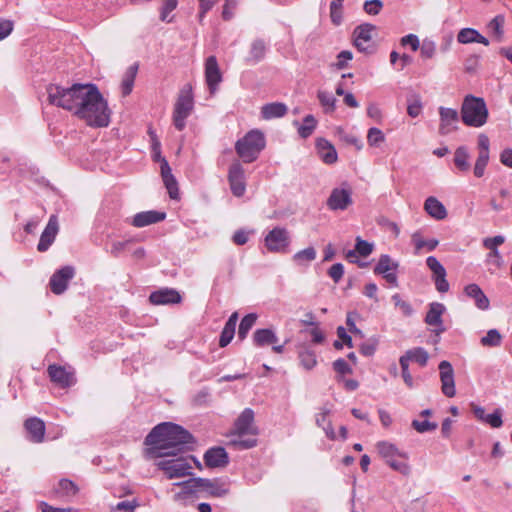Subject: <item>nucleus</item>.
Masks as SVG:
<instances>
[{"mask_svg": "<svg viewBox=\"0 0 512 512\" xmlns=\"http://www.w3.org/2000/svg\"><path fill=\"white\" fill-rule=\"evenodd\" d=\"M194 101L192 86L186 84L180 90L173 110V124L178 131H182L186 126V119L193 111Z\"/></svg>", "mask_w": 512, "mask_h": 512, "instance_id": "0eeeda50", "label": "nucleus"}, {"mask_svg": "<svg viewBox=\"0 0 512 512\" xmlns=\"http://www.w3.org/2000/svg\"><path fill=\"white\" fill-rule=\"evenodd\" d=\"M379 455L385 460L393 470L402 475H409L411 468L405 461L408 458L406 452L400 451L394 444L388 441H380L376 444Z\"/></svg>", "mask_w": 512, "mask_h": 512, "instance_id": "423d86ee", "label": "nucleus"}, {"mask_svg": "<svg viewBox=\"0 0 512 512\" xmlns=\"http://www.w3.org/2000/svg\"><path fill=\"white\" fill-rule=\"evenodd\" d=\"M75 270L72 266H64L57 270L50 278L51 291L56 294H62L68 286L69 281L74 277Z\"/></svg>", "mask_w": 512, "mask_h": 512, "instance_id": "dca6fc26", "label": "nucleus"}, {"mask_svg": "<svg viewBox=\"0 0 512 512\" xmlns=\"http://www.w3.org/2000/svg\"><path fill=\"white\" fill-rule=\"evenodd\" d=\"M502 336L497 329H490L484 337L481 338V344L486 347H496L501 344Z\"/></svg>", "mask_w": 512, "mask_h": 512, "instance_id": "c03bdc74", "label": "nucleus"}, {"mask_svg": "<svg viewBox=\"0 0 512 512\" xmlns=\"http://www.w3.org/2000/svg\"><path fill=\"white\" fill-rule=\"evenodd\" d=\"M157 466L165 472L169 479L190 475L192 469L189 459L185 457L161 460L157 463Z\"/></svg>", "mask_w": 512, "mask_h": 512, "instance_id": "9d476101", "label": "nucleus"}, {"mask_svg": "<svg viewBox=\"0 0 512 512\" xmlns=\"http://www.w3.org/2000/svg\"><path fill=\"white\" fill-rule=\"evenodd\" d=\"M288 111L287 106L281 102H273L261 108V116L265 120L283 117Z\"/></svg>", "mask_w": 512, "mask_h": 512, "instance_id": "2f4dec72", "label": "nucleus"}, {"mask_svg": "<svg viewBox=\"0 0 512 512\" xmlns=\"http://www.w3.org/2000/svg\"><path fill=\"white\" fill-rule=\"evenodd\" d=\"M318 99L321 105L325 107L326 112H331L335 109L336 99L331 93L327 91H319Z\"/></svg>", "mask_w": 512, "mask_h": 512, "instance_id": "3c124183", "label": "nucleus"}, {"mask_svg": "<svg viewBox=\"0 0 512 512\" xmlns=\"http://www.w3.org/2000/svg\"><path fill=\"white\" fill-rule=\"evenodd\" d=\"M469 152L465 146H460L454 153V164L462 172H467L470 169Z\"/></svg>", "mask_w": 512, "mask_h": 512, "instance_id": "4c0bfd02", "label": "nucleus"}, {"mask_svg": "<svg viewBox=\"0 0 512 512\" xmlns=\"http://www.w3.org/2000/svg\"><path fill=\"white\" fill-rule=\"evenodd\" d=\"M254 412L250 408H246L238 416L234 424V430L230 444L240 448L249 449L256 446V439H242L243 435H257L258 429L254 426Z\"/></svg>", "mask_w": 512, "mask_h": 512, "instance_id": "7ed1b4c3", "label": "nucleus"}, {"mask_svg": "<svg viewBox=\"0 0 512 512\" xmlns=\"http://www.w3.org/2000/svg\"><path fill=\"white\" fill-rule=\"evenodd\" d=\"M183 486L186 492L192 493L197 489H202L212 497H224L229 493V485L221 479L193 478L188 481L176 483Z\"/></svg>", "mask_w": 512, "mask_h": 512, "instance_id": "6e6552de", "label": "nucleus"}, {"mask_svg": "<svg viewBox=\"0 0 512 512\" xmlns=\"http://www.w3.org/2000/svg\"><path fill=\"white\" fill-rule=\"evenodd\" d=\"M329 414L330 410L328 408H321V411L316 415V424L324 430L329 439L334 440L336 438V434L330 423Z\"/></svg>", "mask_w": 512, "mask_h": 512, "instance_id": "473e14b6", "label": "nucleus"}, {"mask_svg": "<svg viewBox=\"0 0 512 512\" xmlns=\"http://www.w3.org/2000/svg\"><path fill=\"white\" fill-rule=\"evenodd\" d=\"M466 296L474 300L476 307L480 310H487L490 307V301L477 284H469L464 288Z\"/></svg>", "mask_w": 512, "mask_h": 512, "instance_id": "393cba45", "label": "nucleus"}, {"mask_svg": "<svg viewBox=\"0 0 512 512\" xmlns=\"http://www.w3.org/2000/svg\"><path fill=\"white\" fill-rule=\"evenodd\" d=\"M403 46L409 45L413 51H417L420 47V41L417 35L408 34L401 39Z\"/></svg>", "mask_w": 512, "mask_h": 512, "instance_id": "0e129e2a", "label": "nucleus"}, {"mask_svg": "<svg viewBox=\"0 0 512 512\" xmlns=\"http://www.w3.org/2000/svg\"><path fill=\"white\" fill-rule=\"evenodd\" d=\"M56 493L68 497L75 496L78 493V487L69 479H61Z\"/></svg>", "mask_w": 512, "mask_h": 512, "instance_id": "79ce46f5", "label": "nucleus"}, {"mask_svg": "<svg viewBox=\"0 0 512 512\" xmlns=\"http://www.w3.org/2000/svg\"><path fill=\"white\" fill-rule=\"evenodd\" d=\"M47 372L51 381L62 388L70 387L75 383L74 373L68 371L65 367L55 364L49 365Z\"/></svg>", "mask_w": 512, "mask_h": 512, "instance_id": "aec40b11", "label": "nucleus"}, {"mask_svg": "<svg viewBox=\"0 0 512 512\" xmlns=\"http://www.w3.org/2000/svg\"><path fill=\"white\" fill-rule=\"evenodd\" d=\"M316 258V250L313 247L305 248L301 251H298L293 256V261L298 265H303L305 263L312 262Z\"/></svg>", "mask_w": 512, "mask_h": 512, "instance_id": "a19ab883", "label": "nucleus"}, {"mask_svg": "<svg viewBox=\"0 0 512 512\" xmlns=\"http://www.w3.org/2000/svg\"><path fill=\"white\" fill-rule=\"evenodd\" d=\"M457 41L461 44L481 43L489 45V40L473 28H463L458 32Z\"/></svg>", "mask_w": 512, "mask_h": 512, "instance_id": "c756f323", "label": "nucleus"}, {"mask_svg": "<svg viewBox=\"0 0 512 512\" xmlns=\"http://www.w3.org/2000/svg\"><path fill=\"white\" fill-rule=\"evenodd\" d=\"M317 121L312 115H307L303 124L298 128V133L302 138L309 137L316 128Z\"/></svg>", "mask_w": 512, "mask_h": 512, "instance_id": "37998d69", "label": "nucleus"}, {"mask_svg": "<svg viewBox=\"0 0 512 512\" xmlns=\"http://www.w3.org/2000/svg\"><path fill=\"white\" fill-rule=\"evenodd\" d=\"M25 428L29 433L31 441L35 443H40L43 441L45 434V424L41 419L37 417L27 419L25 421Z\"/></svg>", "mask_w": 512, "mask_h": 512, "instance_id": "a878e982", "label": "nucleus"}, {"mask_svg": "<svg viewBox=\"0 0 512 512\" xmlns=\"http://www.w3.org/2000/svg\"><path fill=\"white\" fill-rule=\"evenodd\" d=\"M375 31V26L369 23L357 26L353 32L354 45L358 51L371 54L374 51V44L372 35Z\"/></svg>", "mask_w": 512, "mask_h": 512, "instance_id": "f8f14e48", "label": "nucleus"}, {"mask_svg": "<svg viewBox=\"0 0 512 512\" xmlns=\"http://www.w3.org/2000/svg\"><path fill=\"white\" fill-rule=\"evenodd\" d=\"M59 231V225L56 215H52L49 218V221L41 234L39 243L37 245V249L40 252H45L49 249V247L54 242L56 235Z\"/></svg>", "mask_w": 512, "mask_h": 512, "instance_id": "412c9836", "label": "nucleus"}, {"mask_svg": "<svg viewBox=\"0 0 512 512\" xmlns=\"http://www.w3.org/2000/svg\"><path fill=\"white\" fill-rule=\"evenodd\" d=\"M461 119L470 127L479 128L486 124L488 109L483 98L467 95L461 107Z\"/></svg>", "mask_w": 512, "mask_h": 512, "instance_id": "20e7f679", "label": "nucleus"}, {"mask_svg": "<svg viewBox=\"0 0 512 512\" xmlns=\"http://www.w3.org/2000/svg\"><path fill=\"white\" fill-rule=\"evenodd\" d=\"M504 241H505L504 236L497 235V236H494V237H491V238L484 239L483 240V246L486 249L494 250V249H497V246L503 244Z\"/></svg>", "mask_w": 512, "mask_h": 512, "instance_id": "e2e57ef3", "label": "nucleus"}, {"mask_svg": "<svg viewBox=\"0 0 512 512\" xmlns=\"http://www.w3.org/2000/svg\"><path fill=\"white\" fill-rule=\"evenodd\" d=\"M412 427L419 433H425L429 431H434L437 429L438 425L435 422H430L428 420L419 421L413 420Z\"/></svg>", "mask_w": 512, "mask_h": 512, "instance_id": "6e6d98bb", "label": "nucleus"}, {"mask_svg": "<svg viewBox=\"0 0 512 512\" xmlns=\"http://www.w3.org/2000/svg\"><path fill=\"white\" fill-rule=\"evenodd\" d=\"M265 246L273 253H283L290 244V235L287 229L275 227L265 236Z\"/></svg>", "mask_w": 512, "mask_h": 512, "instance_id": "9b49d317", "label": "nucleus"}, {"mask_svg": "<svg viewBox=\"0 0 512 512\" xmlns=\"http://www.w3.org/2000/svg\"><path fill=\"white\" fill-rule=\"evenodd\" d=\"M265 145L264 134L259 130H251L236 142L235 150L243 162L251 163L258 158Z\"/></svg>", "mask_w": 512, "mask_h": 512, "instance_id": "39448f33", "label": "nucleus"}, {"mask_svg": "<svg viewBox=\"0 0 512 512\" xmlns=\"http://www.w3.org/2000/svg\"><path fill=\"white\" fill-rule=\"evenodd\" d=\"M355 249L359 256L367 257L369 256L373 251V244L362 240L360 237L356 238V245Z\"/></svg>", "mask_w": 512, "mask_h": 512, "instance_id": "4d7b16f0", "label": "nucleus"}, {"mask_svg": "<svg viewBox=\"0 0 512 512\" xmlns=\"http://www.w3.org/2000/svg\"><path fill=\"white\" fill-rule=\"evenodd\" d=\"M149 300L154 305H168L179 303L181 296L175 289L163 288L151 293Z\"/></svg>", "mask_w": 512, "mask_h": 512, "instance_id": "5701e85b", "label": "nucleus"}, {"mask_svg": "<svg viewBox=\"0 0 512 512\" xmlns=\"http://www.w3.org/2000/svg\"><path fill=\"white\" fill-rule=\"evenodd\" d=\"M166 214L157 211H145L137 213L132 220V225L135 227H145L150 224L158 223L164 220Z\"/></svg>", "mask_w": 512, "mask_h": 512, "instance_id": "bb28decb", "label": "nucleus"}, {"mask_svg": "<svg viewBox=\"0 0 512 512\" xmlns=\"http://www.w3.org/2000/svg\"><path fill=\"white\" fill-rule=\"evenodd\" d=\"M256 320H257V314H255V313H250L243 317V319L240 322L239 329H238V337L241 340L246 338L248 332L256 323Z\"/></svg>", "mask_w": 512, "mask_h": 512, "instance_id": "58836bf2", "label": "nucleus"}, {"mask_svg": "<svg viewBox=\"0 0 512 512\" xmlns=\"http://www.w3.org/2000/svg\"><path fill=\"white\" fill-rule=\"evenodd\" d=\"M152 159L160 163L161 177L170 198L178 199L179 189L177 180L172 174L168 161L161 155V144L155 136L152 137Z\"/></svg>", "mask_w": 512, "mask_h": 512, "instance_id": "1a4fd4ad", "label": "nucleus"}, {"mask_svg": "<svg viewBox=\"0 0 512 512\" xmlns=\"http://www.w3.org/2000/svg\"><path fill=\"white\" fill-rule=\"evenodd\" d=\"M299 360H300L301 365L306 370H311L317 364L315 352L308 348H304L303 350H301L299 352Z\"/></svg>", "mask_w": 512, "mask_h": 512, "instance_id": "ea45409f", "label": "nucleus"}, {"mask_svg": "<svg viewBox=\"0 0 512 512\" xmlns=\"http://www.w3.org/2000/svg\"><path fill=\"white\" fill-rule=\"evenodd\" d=\"M423 59H432L436 55V44L432 40H424L419 47Z\"/></svg>", "mask_w": 512, "mask_h": 512, "instance_id": "8fccbe9b", "label": "nucleus"}, {"mask_svg": "<svg viewBox=\"0 0 512 512\" xmlns=\"http://www.w3.org/2000/svg\"><path fill=\"white\" fill-rule=\"evenodd\" d=\"M398 267V262L394 261L389 255L383 254L380 256L376 266L374 267V273L377 275H382L389 284L397 287L398 279L396 270Z\"/></svg>", "mask_w": 512, "mask_h": 512, "instance_id": "ddd939ff", "label": "nucleus"}, {"mask_svg": "<svg viewBox=\"0 0 512 512\" xmlns=\"http://www.w3.org/2000/svg\"><path fill=\"white\" fill-rule=\"evenodd\" d=\"M39 507L41 512H80L78 509L69 507V508H56L53 507L46 502H40Z\"/></svg>", "mask_w": 512, "mask_h": 512, "instance_id": "774afa93", "label": "nucleus"}, {"mask_svg": "<svg viewBox=\"0 0 512 512\" xmlns=\"http://www.w3.org/2000/svg\"><path fill=\"white\" fill-rule=\"evenodd\" d=\"M394 305L405 317H409L413 314V308L409 302L403 300L399 294H394L391 297Z\"/></svg>", "mask_w": 512, "mask_h": 512, "instance_id": "09e8293b", "label": "nucleus"}, {"mask_svg": "<svg viewBox=\"0 0 512 512\" xmlns=\"http://www.w3.org/2000/svg\"><path fill=\"white\" fill-rule=\"evenodd\" d=\"M439 115H440V127H439L440 134L446 135L457 128L455 126V124L459 120V114H458L457 110L452 109V108L440 107Z\"/></svg>", "mask_w": 512, "mask_h": 512, "instance_id": "4be33fe9", "label": "nucleus"}, {"mask_svg": "<svg viewBox=\"0 0 512 512\" xmlns=\"http://www.w3.org/2000/svg\"><path fill=\"white\" fill-rule=\"evenodd\" d=\"M427 267L432 272V278H436L442 275H446V270L444 266L438 261V259L434 256H429L426 259Z\"/></svg>", "mask_w": 512, "mask_h": 512, "instance_id": "de8ad7c7", "label": "nucleus"}, {"mask_svg": "<svg viewBox=\"0 0 512 512\" xmlns=\"http://www.w3.org/2000/svg\"><path fill=\"white\" fill-rule=\"evenodd\" d=\"M178 4L177 0H163V6L161 8L160 19L164 22H171L172 18H169V14L176 9Z\"/></svg>", "mask_w": 512, "mask_h": 512, "instance_id": "5fc2aeb1", "label": "nucleus"}, {"mask_svg": "<svg viewBox=\"0 0 512 512\" xmlns=\"http://www.w3.org/2000/svg\"><path fill=\"white\" fill-rule=\"evenodd\" d=\"M503 26H504V17L501 15H497L494 17L488 24L489 30L496 36L498 41H501L503 37Z\"/></svg>", "mask_w": 512, "mask_h": 512, "instance_id": "49530a36", "label": "nucleus"}, {"mask_svg": "<svg viewBox=\"0 0 512 512\" xmlns=\"http://www.w3.org/2000/svg\"><path fill=\"white\" fill-rule=\"evenodd\" d=\"M352 193L349 189L335 188L327 199V206L331 210H346L352 204Z\"/></svg>", "mask_w": 512, "mask_h": 512, "instance_id": "a211bd4d", "label": "nucleus"}, {"mask_svg": "<svg viewBox=\"0 0 512 512\" xmlns=\"http://www.w3.org/2000/svg\"><path fill=\"white\" fill-rule=\"evenodd\" d=\"M484 423L490 425L492 428H500L503 424L501 409H496L493 413L487 414Z\"/></svg>", "mask_w": 512, "mask_h": 512, "instance_id": "13d9d810", "label": "nucleus"}, {"mask_svg": "<svg viewBox=\"0 0 512 512\" xmlns=\"http://www.w3.org/2000/svg\"><path fill=\"white\" fill-rule=\"evenodd\" d=\"M237 321H238V313L234 312L230 315L229 319L225 323V326L221 332L220 339H219L220 347H226L233 339Z\"/></svg>", "mask_w": 512, "mask_h": 512, "instance_id": "7c9ffc66", "label": "nucleus"}, {"mask_svg": "<svg viewBox=\"0 0 512 512\" xmlns=\"http://www.w3.org/2000/svg\"><path fill=\"white\" fill-rule=\"evenodd\" d=\"M328 274L334 280V282L337 283L344 274V266L341 263L333 264L330 267Z\"/></svg>", "mask_w": 512, "mask_h": 512, "instance_id": "69168bd1", "label": "nucleus"}, {"mask_svg": "<svg viewBox=\"0 0 512 512\" xmlns=\"http://www.w3.org/2000/svg\"><path fill=\"white\" fill-rule=\"evenodd\" d=\"M204 461L210 468L225 467L229 462L228 454L222 447H213L206 451Z\"/></svg>", "mask_w": 512, "mask_h": 512, "instance_id": "b1692460", "label": "nucleus"}, {"mask_svg": "<svg viewBox=\"0 0 512 512\" xmlns=\"http://www.w3.org/2000/svg\"><path fill=\"white\" fill-rule=\"evenodd\" d=\"M400 359H406V363L408 364L410 361H414L420 366H425L428 362L429 354L424 348L416 347L406 351V353L402 355Z\"/></svg>", "mask_w": 512, "mask_h": 512, "instance_id": "f704fd0d", "label": "nucleus"}, {"mask_svg": "<svg viewBox=\"0 0 512 512\" xmlns=\"http://www.w3.org/2000/svg\"><path fill=\"white\" fill-rule=\"evenodd\" d=\"M205 80L210 93L214 94L222 81V74L215 56H209L205 62Z\"/></svg>", "mask_w": 512, "mask_h": 512, "instance_id": "f3484780", "label": "nucleus"}, {"mask_svg": "<svg viewBox=\"0 0 512 512\" xmlns=\"http://www.w3.org/2000/svg\"><path fill=\"white\" fill-rule=\"evenodd\" d=\"M383 7L381 0H369L363 5L364 11L369 15H377Z\"/></svg>", "mask_w": 512, "mask_h": 512, "instance_id": "bf43d9fd", "label": "nucleus"}, {"mask_svg": "<svg viewBox=\"0 0 512 512\" xmlns=\"http://www.w3.org/2000/svg\"><path fill=\"white\" fill-rule=\"evenodd\" d=\"M384 140L385 136L380 129L372 127L368 130L367 142L370 146H378L380 143L384 142Z\"/></svg>", "mask_w": 512, "mask_h": 512, "instance_id": "864d4df0", "label": "nucleus"}, {"mask_svg": "<svg viewBox=\"0 0 512 512\" xmlns=\"http://www.w3.org/2000/svg\"><path fill=\"white\" fill-rule=\"evenodd\" d=\"M445 311V306L441 303L434 302L430 304L429 311L425 317V322L429 326H434L433 332L436 336H440L445 331L443 325L442 315Z\"/></svg>", "mask_w": 512, "mask_h": 512, "instance_id": "6ab92c4d", "label": "nucleus"}, {"mask_svg": "<svg viewBox=\"0 0 512 512\" xmlns=\"http://www.w3.org/2000/svg\"><path fill=\"white\" fill-rule=\"evenodd\" d=\"M412 240L418 251L423 248H427L429 251H432L439 244V241L437 239L424 240L418 233L413 234Z\"/></svg>", "mask_w": 512, "mask_h": 512, "instance_id": "a18cd8bd", "label": "nucleus"}, {"mask_svg": "<svg viewBox=\"0 0 512 512\" xmlns=\"http://www.w3.org/2000/svg\"><path fill=\"white\" fill-rule=\"evenodd\" d=\"M266 50H267V45L264 42V40H262V39L254 40L251 43L247 61L251 62V63H258L259 61H261L264 58V56L266 54Z\"/></svg>", "mask_w": 512, "mask_h": 512, "instance_id": "e433bc0d", "label": "nucleus"}, {"mask_svg": "<svg viewBox=\"0 0 512 512\" xmlns=\"http://www.w3.org/2000/svg\"><path fill=\"white\" fill-rule=\"evenodd\" d=\"M138 72V65L133 64L125 71L121 81V91L123 96H127L132 92L134 81Z\"/></svg>", "mask_w": 512, "mask_h": 512, "instance_id": "72a5a7b5", "label": "nucleus"}, {"mask_svg": "<svg viewBox=\"0 0 512 512\" xmlns=\"http://www.w3.org/2000/svg\"><path fill=\"white\" fill-rule=\"evenodd\" d=\"M192 435L177 424L170 422L155 426L145 438L147 450L152 457L175 456L183 446L192 442Z\"/></svg>", "mask_w": 512, "mask_h": 512, "instance_id": "f03ea898", "label": "nucleus"}, {"mask_svg": "<svg viewBox=\"0 0 512 512\" xmlns=\"http://www.w3.org/2000/svg\"><path fill=\"white\" fill-rule=\"evenodd\" d=\"M342 5H338V3L330 4V16L331 20L334 24H340L342 19Z\"/></svg>", "mask_w": 512, "mask_h": 512, "instance_id": "338daca9", "label": "nucleus"}, {"mask_svg": "<svg viewBox=\"0 0 512 512\" xmlns=\"http://www.w3.org/2000/svg\"><path fill=\"white\" fill-rule=\"evenodd\" d=\"M441 391L449 398H452L456 394L454 370L449 361L443 360L439 363Z\"/></svg>", "mask_w": 512, "mask_h": 512, "instance_id": "2eb2a0df", "label": "nucleus"}, {"mask_svg": "<svg viewBox=\"0 0 512 512\" xmlns=\"http://www.w3.org/2000/svg\"><path fill=\"white\" fill-rule=\"evenodd\" d=\"M278 338L271 329H258L253 334V341L256 346L276 344Z\"/></svg>", "mask_w": 512, "mask_h": 512, "instance_id": "c9c22d12", "label": "nucleus"}, {"mask_svg": "<svg viewBox=\"0 0 512 512\" xmlns=\"http://www.w3.org/2000/svg\"><path fill=\"white\" fill-rule=\"evenodd\" d=\"M138 506L139 503L136 499L124 500L113 506L111 512H135Z\"/></svg>", "mask_w": 512, "mask_h": 512, "instance_id": "603ef678", "label": "nucleus"}, {"mask_svg": "<svg viewBox=\"0 0 512 512\" xmlns=\"http://www.w3.org/2000/svg\"><path fill=\"white\" fill-rule=\"evenodd\" d=\"M337 134L346 143L354 145L358 149L362 148V143L359 141V139L353 135H349V134L345 133V131L342 128L337 129Z\"/></svg>", "mask_w": 512, "mask_h": 512, "instance_id": "680f3d73", "label": "nucleus"}, {"mask_svg": "<svg viewBox=\"0 0 512 512\" xmlns=\"http://www.w3.org/2000/svg\"><path fill=\"white\" fill-rule=\"evenodd\" d=\"M316 147L321 160L326 164H333L337 161V152L334 146L326 139L319 138Z\"/></svg>", "mask_w": 512, "mask_h": 512, "instance_id": "cd10ccee", "label": "nucleus"}, {"mask_svg": "<svg viewBox=\"0 0 512 512\" xmlns=\"http://www.w3.org/2000/svg\"><path fill=\"white\" fill-rule=\"evenodd\" d=\"M422 111V103L419 97H415L412 101H409L407 107V113L409 116L415 118L420 115Z\"/></svg>", "mask_w": 512, "mask_h": 512, "instance_id": "052dcab7", "label": "nucleus"}, {"mask_svg": "<svg viewBox=\"0 0 512 512\" xmlns=\"http://www.w3.org/2000/svg\"><path fill=\"white\" fill-rule=\"evenodd\" d=\"M48 102L63 108L91 127H107L110 110L107 101L93 84H74L63 87L50 84L46 88Z\"/></svg>", "mask_w": 512, "mask_h": 512, "instance_id": "f257e3e1", "label": "nucleus"}, {"mask_svg": "<svg viewBox=\"0 0 512 512\" xmlns=\"http://www.w3.org/2000/svg\"><path fill=\"white\" fill-rule=\"evenodd\" d=\"M228 181L231 192L236 197H241L246 191L245 172L239 161L233 162L228 170Z\"/></svg>", "mask_w": 512, "mask_h": 512, "instance_id": "4468645a", "label": "nucleus"}, {"mask_svg": "<svg viewBox=\"0 0 512 512\" xmlns=\"http://www.w3.org/2000/svg\"><path fill=\"white\" fill-rule=\"evenodd\" d=\"M424 210L428 215L436 220H443L447 217V210L445 206L433 196H430L425 200Z\"/></svg>", "mask_w": 512, "mask_h": 512, "instance_id": "c85d7f7f", "label": "nucleus"}]
</instances>
